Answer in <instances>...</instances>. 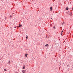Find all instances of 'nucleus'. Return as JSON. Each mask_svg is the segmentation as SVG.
I'll use <instances>...</instances> for the list:
<instances>
[{
    "label": "nucleus",
    "mask_w": 73,
    "mask_h": 73,
    "mask_svg": "<svg viewBox=\"0 0 73 73\" xmlns=\"http://www.w3.org/2000/svg\"><path fill=\"white\" fill-rule=\"evenodd\" d=\"M69 15H70V16H72V15H73V14H72V13L70 12L69 13Z\"/></svg>",
    "instance_id": "obj_1"
},
{
    "label": "nucleus",
    "mask_w": 73,
    "mask_h": 73,
    "mask_svg": "<svg viewBox=\"0 0 73 73\" xmlns=\"http://www.w3.org/2000/svg\"><path fill=\"white\" fill-rule=\"evenodd\" d=\"M25 57H27V56H28V54H25Z\"/></svg>",
    "instance_id": "obj_2"
},
{
    "label": "nucleus",
    "mask_w": 73,
    "mask_h": 73,
    "mask_svg": "<svg viewBox=\"0 0 73 73\" xmlns=\"http://www.w3.org/2000/svg\"><path fill=\"white\" fill-rule=\"evenodd\" d=\"M22 72L23 73H25V70H23Z\"/></svg>",
    "instance_id": "obj_3"
},
{
    "label": "nucleus",
    "mask_w": 73,
    "mask_h": 73,
    "mask_svg": "<svg viewBox=\"0 0 73 73\" xmlns=\"http://www.w3.org/2000/svg\"><path fill=\"white\" fill-rule=\"evenodd\" d=\"M50 11H52V7H50Z\"/></svg>",
    "instance_id": "obj_4"
},
{
    "label": "nucleus",
    "mask_w": 73,
    "mask_h": 73,
    "mask_svg": "<svg viewBox=\"0 0 73 73\" xmlns=\"http://www.w3.org/2000/svg\"><path fill=\"white\" fill-rule=\"evenodd\" d=\"M21 25H21L19 24V26L18 27L19 28H20V27H21Z\"/></svg>",
    "instance_id": "obj_5"
},
{
    "label": "nucleus",
    "mask_w": 73,
    "mask_h": 73,
    "mask_svg": "<svg viewBox=\"0 0 73 73\" xmlns=\"http://www.w3.org/2000/svg\"><path fill=\"white\" fill-rule=\"evenodd\" d=\"M66 10H68V9H69V8H68V7H67L66 8Z\"/></svg>",
    "instance_id": "obj_6"
},
{
    "label": "nucleus",
    "mask_w": 73,
    "mask_h": 73,
    "mask_svg": "<svg viewBox=\"0 0 73 73\" xmlns=\"http://www.w3.org/2000/svg\"><path fill=\"white\" fill-rule=\"evenodd\" d=\"M25 66H24L23 67V69H25Z\"/></svg>",
    "instance_id": "obj_7"
},
{
    "label": "nucleus",
    "mask_w": 73,
    "mask_h": 73,
    "mask_svg": "<svg viewBox=\"0 0 73 73\" xmlns=\"http://www.w3.org/2000/svg\"><path fill=\"white\" fill-rule=\"evenodd\" d=\"M8 63L9 64H10L11 63V62L10 61H9L8 62Z\"/></svg>",
    "instance_id": "obj_8"
},
{
    "label": "nucleus",
    "mask_w": 73,
    "mask_h": 73,
    "mask_svg": "<svg viewBox=\"0 0 73 73\" xmlns=\"http://www.w3.org/2000/svg\"><path fill=\"white\" fill-rule=\"evenodd\" d=\"M45 46H49L48 44H46Z\"/></svg>",
    "instance_id": "obj_9"
},
{
    "label": "nucleus",
    "mask_w": 73,
    "mask_h": 73,
    "mask_svg": "<svg viewBox=\"0 0 73 73\" xmlns=\"http://www.w3.org/2000/svg\"><path fill=\"white\" fill-rule=\"evenodd\" d=\"M60 34H61V36H62V32H61V33Z\"/></svg>",
    "instance_id": "obj_10"
},
{
    "label": "nucleus",
    "mask_w": 73,
    "mask_h": 73,
    "mask_svg": "<svg viewBox=\"0 0 73 73\" xmlns=\"http://www.w3.org/2000/svg\"><path fill=\"white\" fill-rule=\"evenodd\" d=\"M54 29H55V28H56V27H55V26H54Z\"/></svg>",
    "instance_id": "obj_11"
},
{
    "label": "nucleus",
    "mask_w": 73,
    "mask_h": 73,
    "mask_svg": "<svg viewBox=\"0 0 73 73\" xmlns=\"http://www.w3.org/2000/svg\"><path fill=\"white\" fill-rule=\"evenodd\" d=\"M26 38L27 39V38H28V36H26Z\"/></svg>",
    "instance_id": "obj_12"
},
{
    "label": "nucleus",
    "mask_w": 73,
    "mask_h": 73,
    "mask_svg": "<svg viewBox=\"0 0 73 73\" xmlns=\"http://www.w3.org/2000/svg\"><path fill=\"white\" fill-rule=\"evenodd\" d=\"M10 17H12V16L11 15L10 16Z\"/></svg>",
    "instance_id": "obj_13"
},
{
    "label": "nucleus",
    "mask_w": 73,
    "mask_h": 73,
    "mask_svg": "<svg viewBox=\"0 0 73 73\" xmlns=\"http://www.w3.org/2000/svg\"><path fill=\"white\" fill-rule=\"evenodd\" d=\"M72 11H73V7H72Z\"/></svg>",
    "instance_id": "obj_14"
},
{
    "label": "nucleus",
    "mask_w": 73,
    "mask_h": 73,
    "mask_svg": "<svg viewBox=\"0 0 73 73\" xmlns=\"http://www.w3.org/2000/svg\"><path fill=\"white\" fill-rule=\"evenodd\" d=\"M64 32V31H62V32Z\"/></svg>",
    "instance_id": "obj_15"
},
{
    "label": "nucleus",
    "mask_w": 73,
    "mask_h": 73,
    "mask_svg": "<svg viewBox=\"0 0 73 73\" xmlns=\"http://www.w3.org/2000/svg\"><path fill=\"white\" fill-rule=\"evenodd\" d=\"M5 71H6V70H5Z\"/></svg>",
    "instance_id": "obj_16"
},
{
    "label": "nucleus",
    "mask_w": 73,
    "mask_h": 73,
    "mask_svg": "<svg viewBox=\"0 0 73 73\" xmlns=\"http://www.w3.org/2000/svg\"><path fill=\"white\" fill-rule=\"evenodd\" d=\"M4 70H5V69H4Z\"/></svg>",
    "instance_id": "obj_17"
},
{
    "label": "nucleus",
    "mask_w": 73,
    "mask_h": 73,
    "mask_svg": "<svg viewBox=\"0 0 73 73\" xmlns=\"http://www.w3.org/2000/svg\"><path fill=\"white\" fill-rule=\"evenodd\" d=\"M15 28H16V27H15Z\"/></svg>",
    "instance_id": "obj_18"
}]
</instances>
